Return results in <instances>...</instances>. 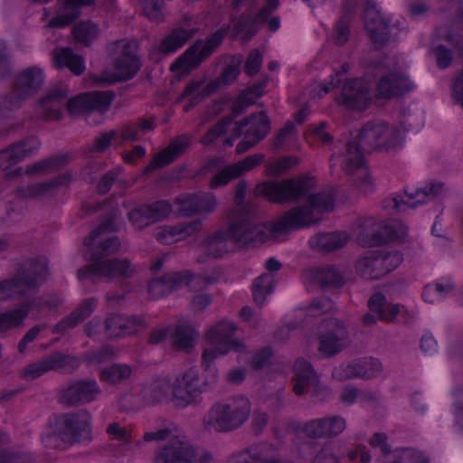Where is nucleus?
Returning a JSON list of instances; mask_svg holds the SVG:
<instances>
[{"mask_svg":"<svg viewBox=\"0 0 463 463\" xmlns=\"http://www.w3.org/2000/svg\"><path fill=\"white\" fill-rule=\"evenodd\" d=\"M314 186V177L307 175L259 184L254 189L255 194L272 203H295L304 197L307 201L287 211L276 222L263 225L253 222L254 205H241L233 213V249L255 247L269 239L276 240L289 231L318 223L324 213L333 210L334 198L330 191L309 194Z\"/></svg>","mask_w":463,"mask_h":463,"instance_id":"f257e3e1","label":"nucleus"},{"mask_svg":"<svg viewBox=\"0 0 463 463\" xmlns=\"http://www.w3.org/2000/svg\"><path fill=\"white\" fill-rule=\"evenodd\" d=\"M200 392L198 372L195 369H189L169 380L156 382L146 390L151 402L171 400L178 407L193 403Z\"/></svg>","mask_w":463,"mask_h":463,"instance_id":"f03ea898","label":"nucleus"},{"mask_svg":"<svg viewBox=\"0 0 463 463\" xmlns=\"http://www.w3.org/2000/svg\"><path fill=\"white\" fill-rule=\"evenodd\" d=\"M90 416L82 411L55 420L46 428L42 439L46 447L62 449L63 442L90 441Z\"/></svg>","mask_w":463,"mask_h":463,"instance_id":"7ed1b4c3","label":"nucleus"},{"mask_svg":"<svg viewBox=\"0 0 463 463\" xmlns=\"http://www.w3.org/2000/svg\"><path fill=\"white\" fill-rule=\"evenodd\" d=\"M317 341V352L323 358L334 357L352 344L347 325L343 320L335 317L321 322Z\"/></svg>","mask_w":463,"mask_h":463,"instance_id":"20e7f679","label":"nucleus"},{"mask_svg":"<svg viewBox=\"0 0 463 463\" xmlns=\"http://www.w3.org/2000/svg\"><path fill=\"white\" fill-rule=\"evenodd\" d=\"M332 173L340 164L342 170L347 175L356 173L354 182L356 187L364 194H369L373 190V183L366 168L364 167V156L359 148L349 144L346 151H335L329 159Z\"/></svg>","mask_w":463,"mask_h":463,"instance_id":"39448f33","label":"nucleus"},{"mask_svg":"<svg viewBox=\"0 0 463 463\" xmlns=\"http://www.w3.org/2000/svg\"><path fill=\"white\" fill-rule=\"evenodd\" d=\"M399 142L400 132L397 128L381 121L369 122L360 130L357 140L345 143L344 151H346L349 144L357 146L363 154L364 151L394 146Z\"/></svg>","mask_w":463,"mask_h":463,"instance_id":"423d86ee","label":"nucleus"},{"mask_svg":"<svg viewBox=\"0 0 463 463\" xmlns=\"http://www.w3.org/2000/svg\"><path fill=\"white\" fill-rule=\"evenodd\" d=\"M137 44L135 42L122 40L115 43L113 72L110 75L97 79L98 82H114L128 80L137 73L140 62L136 55Z\"/></svg>","mask_w":463,"mask_h":463,"instance_id":"0eeeda50","label":"nucleus"},{"mask_svg":"<svg viewBox=\"0 0 463 463\" xmlns=\"http://www.w3.org/2000/svg\"><path fill=\"white\" fill-rule=\"evenodd\" d=\"M398 252L368 251L356 263V270L365 279H378L398 267L402 262Z\"/></svg>","mask_w":463,"mask_h":463,"instance_id":"6e6552de","label":"nucleus"},{"mask_svg":"<svg viewBox=\"0 0 463 463\" xmlns=\"http://www.w3.org/2000/svg\"><path fill=\"white\" fill-rule=\"evenodd\" d=\"M203 364L209 366L226 355L232 346V324L229 320L220 321L211 326L204 335Z\"/></svg>","mask_w":463,"mask_h":463,"instance_id":"1a4fd4ad","label":"nucleus"},{"mask_svg":"<svg viewBox=\"0 0 463 463\" xmlns=\"http://www.w3.org/2000/svg\"><path fill=\"white\" fill-rule=\"evenodd\" d=\"M146 440L158 439L167 440L170 446L159 452L155 463H200L194 449L184 439L175 437L166 430H160L156 433H146Z\"/></svg>","mask_w":463,"mask_h":463,"instance_id":"9d476101","label":"nucleus"},{"mask_svg":"<svg viewBox=\"0 0 463 463\" xmlns=\"http://www.w3.org/2000/svg\"><path fill=\"white\" fill-rule=\"evenodd\" d=\"M294 373L292 381L295 394L300 396L308 392L318 401H323L329 395L328 389L319 384L317 374L311 364L305 359H297Z\"/></svg>","mask_w":463,"mask_h":463,"instance_id":"9b49d317","label":"nucleus"},{"mask_svg":"<svg viewBox=\"0 0 463 463\" xmlns=\"http://www.w3.org/2000/svg\"><path fill=\"white\" fill-rule=\"evenodd\" d=\"M220 36L214 35L208 42H197L171 66V71L176 78L188 74L208 57L220 42Z\"/></svg>","mask_w":463,"mask_h":463,"instance_id":"f8f14e48","label":"nucleus"},{"mask_svg":"<svg viewBox=\"0 0 463 463\" xmlns=\"http://www.w3.org/2000/svg\"><path fill=\"white\" fill-rule=\"evenodd\" d=\"M396 238L393 229L384 222L373 217L364 218L357 234L358 242L364 247L380 246Z\"/></svg>","mask_w":463,"mask_h":463,"instance_id":"ddd939ff","label":"nucleus"},{"mask_svg":"<svg viewBox=\"0 0 463 463\" xmlns=\"http://www.w3.org/2000/svg\"><path fill=\"white\" fill-rule=\"evenodd\" d=\"M367 306L369 311L362 317V323L365 326L376 325L377 320L391 323L401 310L399 305L389 303L386 297L380 292L374 293L368 299Z\"/></svg>","mask_w":463,"mask_h":463,"instance_id":"4468645a","label":"nucleus"},{"mask_svg":"<svg viewBox=\"0 0 463 463\" xmlns=\"http://www.w3.org/2000/svg\"><path fill=\"white\" fill-rule=\"evenodd\" d=\"M337 100L349 109L363 111L371 102L369 86L361 79L346 80Z\"/></svg>","mask_w":463,"mask_h":463,"instance_id":"2eb2a0df","label":"nucleus"},{"mask_svg":"<svg viewBox=\"0 0 463 463\" xmlns=\"http://www.w3.org/2000/svg\"><path fill=\"white\" fill-rule=\"evenodd\" d=\"M364 26L368 36L376 48L383 47L390 39L387 22L383 19L375 3L367 1L364 9Z\"/></svg>","mask_w":463,"mask_h":463,"instance_id":"dca6fc26","label":"nucleus"},{"mask_svg":"<svg viewBox=\"0 0 463 463\" xmlns=\"http://www.w3.org/2000/svg\"><path fill=\"white\" fill-rule=\"evenodd\" d=\"M387 436L383 432H376L370 439L369 443L373 447H380L385 458L382 463H430V459L420 451L411 449L395 450L392 458H388L392 452L387 444Z\"/></svg>","mask_w":463,"mask_h":463,"instance_id":"f3484780","label":"nucleus"},{"mask_svg":"<svg viewBox=\"0 0 463 463\" xmlns=\"http://www.w3.org/2000/svg\"><path fill=\"white\" fill-rule=\"evenodd\" d=\"M270 131V120L266 112L253 113L233 126V139L246 134V137H251L258 143L261 141Z\"/></svg>","mask_w":463,"mask_h":463,"instance_id":"a211bd4d","label":"nucleus"},{"mask_svg":"<svg viewBox=\"0 0 463 463\" xmlns=\"http://www.w3.org/2000/svg\"><path fill=\"white\" fill-rule=\"evenodd\" d=\"M413 82L400 71H392L382 76L376 85V97L392 99L411 91Z\"/></svg>","mask_w":463,"mask_h":463,"instance_id":"6ab92c4d","label":"nucleus"},{"mask_svg":"<svg viewBox=\"0 0 463 463\" xmlns=\"http://www.w3.org/2000/svg\"><path fill=\"white\" fill-rule=\"evenodd\" d=\"M345 427V419L340 416H330L307 421L303 431L309 438H329L339 435Z\"/></svg>","mask_w":463,"mask_h":463,"instance_id":"aec40b11","label":"nucleus"},{"mask_svg":"<svg viewBox=\"0 0 463 463\" xmlns=\"http://www.w3.org/2000/svg\"><path fill=\"white\" fill-rule=\"evenodd\" d=\"M442 186V183H430L424 188L417 189L414 193L410 194L406 190L405 193L408 195V201H404L401 196L393 197L392 199L385 200L383 207L392 208L398 211L402 208V205L404 204L411 208H415L419 203H423L426 198L432 199L436 197L441 191Z\"/></svg>","mask_w":463,"mask_h":463,"instance_id":"412c9836","label":"nucleus"},{"mask_svg":"<svg viewBox=\"0 0 463 463\" xmlns=\"http://www.w3.org/2000/svg\"><path fill=\"white\" fill-rule=\"evenodd\" d=\"M43 80V71L41 68H27L16 79L14 94L20 99L29 98L40 90Z\"/></svg>","mask_w":463,"mask_h":463,"instance_id":"4be33fe9","label":"nucleus"},{"mask_svg":"<svg viewBox=\"0 0 463 463\" xmlns=\"http://www.w3.org/2000/svg\"><path fill=\"white\" fill-rule=\"evenodd\" d=\"M111 97L106 93L88 92L71 98L67 104L72 115L80 114L93 109L106 107L110 103Z\"/></svg>","mask_w":463,"mask_h":463,"instance_id":"5701e85b","label":"nucleus"},{"mask_svg":"<svg viewBox=\"0 0 463 463\" xmlns=\"http://www.w3.org/2000/svg\"><path fill=\"white\" fill-rule=\"evenodd\" d=\"M343 373L339 377L343 379L363 378L372 379L382 372V364L374 358L364 357L354 361L342 368Z\"/></svg>","mask_w":463,"mask_h":463,"instance_id":"b1692460","label":"nucleus"},{"mask_svg":"<svg viewBox=\"0 0 463 463\" xmlns=\"http://www.w3.org/2000/svg\"><path fill=\"white\" fill-rule=\"evenodd\" d=\"M170 213V205L165 202L157 203L153 207H142L140 209L133 210L129 213V220L132 224L140 229L144 226L159 221Z\"/></svg>","mask_w":463,"mask_h":463,"instance_id":"393cba45","label":"nucleus"},{"mask_svg":"<svg viewBox=\"0 0 463 463\" xmlns=\"http://www.w3.org/2000/svg\"><path fill=\"white\" fill-rule=\"evenodd\" d=\"M193 35V31L188 29H178L166 36L162 43L155 48L152 56L155 60H159L163 56L175 52L183 46Z\"/></svg>","mask_w":463,"mask_h":463,"instance_id":"a878e982","label":"nucleus"},{"mask_svg":"<svg viewBox=\"0 0 463 463\" xmlns=\"http://www.w3.org/2000/svg\"><path fill=\"white\" fill-rule=\"evenodd\" d=\"M267 85L266 80L243 90L233 100V118L242 114L247 108L256 103L257 99L263 95L264 89Z\"/></svg>","mask_w":463,"mask_h":463,"instance_id":"bb28decb","label":"nucleus"},{"mask_svg":"<svg viewBox=\"0 0 463 463\" xmlns=\"http://www.w3.org/2000/svg\"><path fill=\"white\" fill-rule=\"evenodd\" d=\"M38 147L34 139L15 144L0 153V167L7 169Z\"/></svg>","mask_w":463,"mask_h":463,"instance_id":"cd10ccee","label":"nucleus"},{"mask_svg":"<svg viewBox=\"0 0 463 463\" xmlns=\"http://www.w3.org/2000/svg\"><path fill=\"white\" fill-rule=\"evenodd\" d=\"M99 393V388L94 382H80L72 384L64 393V400L71 403L88 402Z\"/></svg>","mask_w":463,"mask_h":463,"instance_id":"c85d7f7f","label":"nucleus"},{"mask_svg":"<svg viewBox=\"0 0 463 463\" xmlns=\"http://www.w3.org/2000/svg\"><path fill=\"white\" fill-rule=\"evenodd\" d=\"M55 65L66 67L74 74H81L85 71V62L81 56L73 53L68 48H57L52 53Z\"/></svg>","mask_w":463,"mask_h":463,"instance_id":"c756f323","label":"nucleus"},{"mask_svg":"<svg viewBox=\"0 0 463 463\" xmlns=\"http://www.w3.org/2000/svg\"><path fill=\"white\" fill-rule=\"evenodd\" d=\"M311 280L322 288H339L345 279L339 270L333 266L316 269L311 271Z\"/></svg>","mask_w":463,"mask_h":463,"instance_id":"7c9ffc66","label":"nucleus"},{"mask_svg":"<svg viewBox=\"0 0 463 463\" xmlns=\"http://www.w3.org/2000/svg\"><path fill=\"white\" fill-rule=\"evenodd\" d=\"M92 0H65L58 9L56 17L51 22L53 27L64 26L77 17L81 6L91 4Z\"/></svg>","mask_w":463,"mask_h":463,"instance_id":"2f4dec72","label":"nucleus"},{"mask_svg":"<svg viewBox=\"0 0 463 463\" xmlns=\"http://www.w3.org/2000/svg\"><path fill=\"white\" fill-rule=\"evenodd\" d=\"M347 242V236L340 232L321 233L312 237L309 241L313 249L325 251H333L344 247Z\"/></svg>","mask_w":463,"mask_h":463,"instance_id":"473e14b6","label":"nucleus"},{"mask_svg":"<svg viewBox=\"0 0 463 463\" xmlns=\"http://www.w3.org/2000/svg\"><path fill=\"white\" fill-rule=\"evenodd\" d=\"M231 415L229 403L216 404L208 416L207 424L216 431H227L231 426Z\"/></svg>","mask_w":463,"mask_h":463,"instance_id":"72a5a7b5","label":"nucleus"},{"mask_svg":"<svg viewBox=\"0 0 463 463\" xmlns=\"http://www.w3.org/2000/svg\"><path fill=\"white\" fill-rule=\"evenodd\" d=\"M260 26L250 13H243L233 26V37L242 34V43H248L259 31Z\"/></svg>","mask_w":463,"mask_h":463,"instance_id":"f704fd0d","label":"nucleus"},{"mask_svg":"<svg viewBox=\"0 0 463 463\" xmlns=\"http://www.w3.org/2000/svg\"><path fill=\"white\" fill-rule=\"evenodd\" d=\"M216 87L213 84H206L203 80L193 81L184 90L181 99L183 101H188L190 104L185 106V109H188L190 106L200 100L203 97L213 91Z\"/></svg>","mask_w":463,"mask_h":463,"instance_id":"c9c22d12","label":"nucleus"},{"mask_svg":"<svg viewBox=\"0 0 463 463\" xmlns=\"http://www.w3.org/2000/svg\"><path fill=\"white\" fill-rule=\"evenodd\" d=\"M273 288L274 280L269 274H264L254 280L252 284V298L260 307L263 306L266 297L271 293Z\"/></svg>","mask_w":463,"mask_h":463,"instance_id":"e433bc0d","label":"nucleus"},{"mask_svg":"<svg viewBox=\"0 0 463 463\" xmlns=\"http://www.w3.org/2000/svg\"><path fill=\"white\" fill-rule=\"evenodd\" d=\"M232 232L231 228L227 227L225 230L218 232L209 241V250L214 257H221L224 252H227Z\"/></svg>","mask_w":463,"mask_h":463,"instance_id":"4c0bfd02","label":"nucleus"},{"mask_svg":"<svg viewBox=\"0 0 463 463\" xmlns=\"http://www.w3.org/2000/svg\"><path fill=\"white\" fill-rule=\"evenodd\" d=\"M129 270L130 266L126 260H109L99 263L96 272L103 276L116 277L128 275Z\"/></svg>","mask_w":463,"mask_h":463,"instance_id":"58836bf2","label":"nucleus"},{"mask_svg":"<svg viewBox=\"0 0 463 463\" xmlns=\"http://www.w3.org/2000/svg\"><path fill=\"white\" fill-rule=\"evenodd\" d=\"M65 93L66 90H53L42 99L39 106L44 112H46L48 118H59L60 112L56 110L54 107H56L59 99L64 97Z\"/></svg>","mask_w":463,"mask_h":463,"instance_id":"ea45409f","label":"nucleus"},{"mask_svg":"<svg viewBox=\"0 0 463 463\" xmlns=\"http://www.w3.org/2000/svg\"><path fill=\"white\" fill-rule=\"evenodd\" d=\"M250 412L249 400L243 395L233 399V429L241 426Z\"/></svg>","mask_w":463,"mask_h":463,"instance_id":"a19ab883","label":"nucleus"},{"mask_svg":"<svg viewBox=\"0 0 463 463\" xmlns=\"http://www.w3.org/2000/svg\"><path fill=\"white\" fill-rule=\"evenodd\" d=\"M265 159L263 154H254L248 156L242 160L233 163V179L239 178L245 173L260 165Z\"/></svg>","mask_w":463,"mask_h":463,"instance_id":"79ce46f5","label":"nucleus"},{"mask_svg":"<svg viewBox=\"0 0 463 463\" xmlns=\"http://www.w3.org/2000/svg\"><path fill=\"white\" fill-rule=\"evenodd\" d=\"M184 148V142L177 140L173 142L166 149L159 153L154 159L153 164L156 166H163L171 163L182 154Z\"/></svg>","mask_w":463,"mask_h":463,"instance_id":"37998d69","label":"nucleus"},{"mask_svg":"<svg viewBox=\"0 0 463 463\" xmlns=\"http://www.w3.org/2000/svg\"><path fill=\"white\" fill-rule=\"evenodd\" d=\"M131 370L128 366L123 364H113L102 370L100 377L104 382L115 383L122 379L128 377Z\"/></svg>","mask_w":463,"mask_h":463,"instance_id":"c03bdc74","label":"nucleus"},{"mask_svg":"<svg viewBox=\"0 0 463 463\" xmlns=\"http://www.w3.org/2000/svg\"><path fill=\"white\" fill-rule=\"evenodd\" d=\"M298 164V159L295 156H285L275 162L269 163L266 166V172L270 176H279L287 173L291 167Z\"/></svg>","mask_w":463,"mask_h":463,"instance_id":"a18cd8bd","label":"nucleus"},{"mask_svg":"<svg viewBox=\"0 0 463 463\" xmlns=\"http://www.w3.org/2000/svg\"><path fill=\"white\" fill-rule=\"evenodd\" d=\"M335 309L333 301L326 296L315 298L307 307V313L311 317H318Z\"/></svg>","mask_w":463,"mask_h":463,"instance_id":"49530a36","label":"nucleus"},{"mask_svg":"<svg viewBox=\"0 0 463 463\" xmlns=\"http://www.w3.org/2000/svg\"><path fill=\"white\" fill-rule=\"evenodd\" d=\"M338 446L334 443H327L316 455L311 463H340Z\"/></svg>","mask_w":463,"mask_h":463,"instance_id":"de8ad7c7","label":"nucleus"},{"mask_svg":"<svg viewBox=\"0 0 463 463\" xmlns=\"http://www.w3.org/2000/svg\"><path fill=\"white\" fill-rule=\"evenodd\" d=\"M28 310L22 308L12 313H6L0 316V332L6 331L12 327L17 326L27 316Z\"/></svg>","mask_w":463,"mask_h":463,"instance_id":"09e8293b","label":"nucleus"},{"mask_svg":"<svg viewBox=\"0 0 463 463\" xmlns=\"http://www.w3.org/2000/svg\"><path fill=\"white\" fill-rule=\"evenodd\" d=\"M73 34L77 42L88 44L97 36L98 28L93 24L83 23L74 29Z\"/></svg>","mask_w":463,"mask_h":463,"instance_id":"8fccbe9b","label":"nucleus"},{"mask_svg":"<svg viewBox=\"0 0 463 463\" xmlns=\"http://www.w3.org/2000/svg\"><path fill=\"white\" fill-rule=\"evenodd\" d=\"M334 43L338 46L345 44L350 36L349 19L346 14H344L335 26Z\"/></svg>","mask_w":463,"mask_h":463,"instance_id":"3c124183","label":"nucleus"},{"mask_svg":"<svg viewBox=\"0 0 463 463\" xmlns=\"http://www.w3.org/2000/svg\"><path fill=\"white\" fill-rule=\"evenodd\" d=\"M198 336V334L192 328L180 329L174 336V344L180 349L192 347Z\"/></svg>","mask_w":463,"mask_h":463,"instance_id":"603ef678","label":"nucleus"},{"mask_svg":"<svg viewBox=\"0 0 463 463\" xmlns=\"http://www.w3.org/2000/svg\"><path fill=\"white\" fill-rule=\"evenodd\" d=\"M187 227H166L158 234L159 239L165 243H173L182 240L190 233Z\"/></svg>","mask_w":463,"mask_h":463,"instance_id":"864d4df0","label":"nucleus"},{"mask_svg":"<svg viewBox=\"0 0 463 463\" xmlns=\"http://www.w3.org/2000/svg\"><path fill=\"white\" fill-rule=\"evenodd\" d=\"M175 208L178 212L189 214L193 212L201 210L203 207L199 204L197 197L184 195L175 201Z\"/></svg>","mask_w":463,"mask_h":463,"instance_id":"5fc2aeb1","label":"nucleus"},{"mask_svg":"<svg viewBox=\"0 0 463 463\" xmlns=\"http://www.w3.org/2000/svg\"><path fill=\"white\" fill-rule=\"evenodd\" d=\"M261 64L262 56L257 49H254L249 53L246 59L244 71L248 76L252 77L259 72Z\"/></svg>","mask_w":463,"mask_h":463,"instance_id":"6e6d98bb","label":"nucleus"},{"mask_svg":"<svg viewBox=\"0 0 463 463\" xmlns=\"http://www.w3.org/2000/svg\"><path fill=\"white\" fill-rule=\"evenodd\" d=\"M154 121L151 119H143L138 126H128L123 131V137L128 140H134L139 137V131L147 132L153 129Z\"/></svg>","mask_w":463,"mask_h":463,"instance_id":"4d7b16f0","label":"nucleus"},{"mask_svg":"<svg viewBox=\"0 0 463 463\" xmlns=\"http://www.w3.org/2000/svg\"><path fill=\"white\" fill-rule=\"evenodd\" d=\"M231 128V120L230 118H225L220 121L209 133L203 138L202 142L203 144H210L213 142L216 138L224 136L229 132Z\"/></svg>","mask_w":463,"mask_h":463,"instance_id":"13d9d810","label":"nucleus"},{"mask_svg":"<svg viewBox=\"0 0 463 463\" xmlns=\"http://www.w3.org/2000/svg\"><path fill=\"white\" fill-rule=\"evenodd\" d=\"M272 355L270 347L266 346L257 352L251 357V367L254 370H260L269 364V360Z\"/></svg>","mask_w":463,"mask_h":463,"instance_id":"bf43d9fd","label":"nucleus"},{"mask_svg":"<svg viewBox=\"0 0 463 463\" xmlns=\"http://www.w3.org/2000/svg\"><path fill=\"white\" fill-rule=\"evenodd\" d=\"M433 52L436 58L437 65L439 68L445 69L450 65L452 61V53L450 50L443 45H439L433 49Z\"/></svg>","mask_w":463,"mask_h":463,"instance_id":"052dcab7","label":"nucleus"},{"mask_svg":"<svg viewBox=\"0 0 463 463\" xmlns=\"http://www.w3.org/2000/svg\"><path fill=\"white\" fill-rule=\"evenodd\" d=\"M327 123L322 121L316 126H312L310 133L318 138L322 143H330L333 140V137L326 131Z\"/></svg>","mask_w":463,"mask_h":463,"instance_id":"680f3d73","label":"nucleus"},{"mask_svg":"<svg viewBox=\"0 0 463 463\" xmlns=\"http://www.w3.org/2000/svg\"><path fill=\"white\" fill-rule=\"evenodd\" d=\"M247 187H248L247 183L244 180H241L237 184L236 194H235V198H234V202H233L235 203V206L233 207V213H236L238 208L241 207V205H244V204L253 205L252 203L244 201V195L246 194Z\"/></svg>","mask_w":463,"mask_h":463,"instance_id":"e2e57ef3","label":"nucleus"},{"mask_svg":"<svg viewBox=\"0 0 463 463\" xmlns=\"http://www.w3.org/2000/svg\"><path fill=\"white\" fill-rule=\"evenodd\" d=\"M161 0H145L144 9L148 17L154 20L160 19Z\"/></svg>","mask_w":463,"mask_h":463,"instance_id":"0e129e2a","label":"nucleus"},{"mask_svg":"<svg viewBox=\"0 0 463 463\" xmlns=\"http://www.w3.org/2000/svg\"><path fill=\"white\" fill-rule=\"evenodd\" d=\"M294 125L288 122L277 134L273 140V148L278 149L285 142L287 137L293 132Z\"/></svg>","mask_w":463,"mask_h":463,"instance_id":"69168bd1","label":"nucleus"},{"mask_svg":"<svg viewBox=\"0 0 463 463\" xmlns=\"http://www.w3.org/2000/svg\"><path fill=\"white\" fill-rule=\"evenodd\" d=\"M21 289L22 283L17 280H8L0 284V290L5 298L11 297L14 293L20 292Z\"/></svg>","mask_w":463,"mask_h":463,"instance_id":"338daca9","label":"nucleus"},{"mask_svg":"<svg viewBox=\"0 0 463 463\" xmlns=\"http://www.w3.org/2000/svg\"><path fill=\"white\" fill-rule=\"evenodd\" d=\"M107 432L112 439L118 440L126 439L128 437V430L119 426L118 423L109 424L107 429Z\"/></svg>","mask_w":463,"mask_h":463,"instance_id":"774afa93","label":"nucleus"}]
</instances>
